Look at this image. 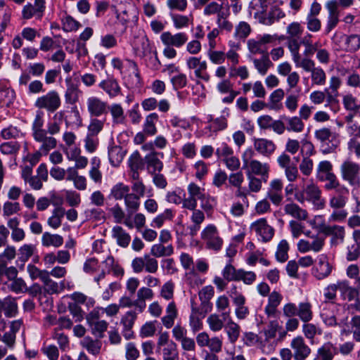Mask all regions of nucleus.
Returning a JSON list of instances; mask_svg holds the SVG:
<instances>
[{
  "label": "nucleus",
  "instance_id": "nucleus-8",
  "mask_svg": "<svg viewBox=\"0 0 360 360\" xmlns=\"http://www.w3.org/2000/svg\"><path fill=\"white\" fill-rule=\"evenodd\" d=\"M279 167L284 169L285 175L290 182L295 181L299 176V172L295 164L292 162L290 157L285 153H281L277 158Z\"/></svg>",
  "mask_w": 360,
  "mask_h": 360
},
{
  "label": "nucleus",
  "instance_id": "nucleus-27",
  "mask_svg": "<svg viewBox=\"0 0 360 360\" xmlns=\"http://www.w3.org/2000/svg\"><path fill=\"white\" fill-rule=\"evenodd\" d=\"M112 237L122 248H127L131 241L130 235L120 226H115L112 229Z\"/></svg>",
  "mask_w": 360,
  "mask_h": 360
},
{
  "label": "nucleus",
  "instance_id": "nucleus-63",
  "mask_svg": "<svg viewBox=\"0 0 360 360\" xmlns=\"http://www.w3.org/2000/svg\"><path fill=\"white\" fill-rule=\"evenodd\" d=\"M189 326L193 333L200 330L203 324L201 319L197 315V309L192 307V311L189 316Z\"/></svg>",
  "mask_w": 360,
  "mask_h": 360
},
{
  "label": "nucleus",
  "instance_id": "nucleus-50",
  "mask_svg": "<svg viewBox=\"0 0 360 360\" xmlns=\"http://www.w3.org/2000/svg\"><path fill=\"white\" fill-rule=\"evenodd\" d=\"M248 48L249 51L252 54L261 53H269L267 52V48H265L263 43L259 38V35L255 39H250L247 42Z\"/></svg>",
  "mask_w": 360,
  "mask_h": 360
},
{
  "label": "nucleus",
  "instance_id": "nucleus-40",
  "mask_svg": "<svg viewBox=\"0 0 360 360\" xmlns=\"http://www.w3.org/2000/svg\"><path fill=\"white\" fill-rule=\"evenodd\" d=\"M130 191V187L122 182L115 184L110 189L109 197L115 200H124Z\"/></svg>",
  "mask_w": 360,
  "mask_h": 360
},
{
  "label": "nucleus",
  "instance_id": "nucleus-17",
  "mask_svg": "<svg viewBox=\"0 0 360 360\" xmlns=\"http://www.w3.org/2000/svg\"><path fill=\"white\" fill-rule=\"evenodd\" d=\"M65 117L63 111L57 112L46 124V137L56 139L54 136L58 134L61 131V125Z\"/></svg>",
  "mask_w": 360,
  "mask_h": 360
},
{
  "label": "nucleus",
  "instance_id": "nucleus-55",
  "mask_svg": "<svg viewBox=\"0 0 360 360\" xmlns=\"http://www.w3.org/2000/svg\"><path fill=\"white\" fill-rule=\"evenodd\" d=\"M170 16L173 22L174 27L178 30L188 27L190 23L192 22L191 16L189 17L187 15L176 13H172L170 15Z\"/></svg>",
  "mask_w": 360,
  "mask_h": 360
},
{
  "label": "nucleus",
  "instance_id": "nucleus-39",
  "mask_svg": "<svg viewBox=\"0 0 360 360\" xmlns=\"http://www.w3.org/2000/svg\"><path fill=\"white\" fill-rule=\"evenodd\" d=\"M342 104L345 109L354 114L360 116V102L351 94H347L342 97Z\"/></svg>",
  "mask_w": 360,
  "mask_h": 360
},
{
  "label": "nucleus",
  "instance_id": "nucleus-56",
  "mask_svg": "<svg viewBox=\"0 0 360 360\" xmlns=\"http://www.w3.org/2000/svg\"><path fill=\"white\" fill-rule=\"evenodd\" d=\"M246 298L238 299V302H234L233 304L236 306L235 314L238 319L243 320L248 317L250 314V309L248 307L245 305Z\"/></svg>",
  "mask_w": 360,
  "mask_h": 360
},
{
  "label": "nucleus",
  "instance_id": "nucleus-29",
  "mask_svg": "<svg viewBox=\"0 0 360 360\" xmlns=\"http://www.w3.org/2000/svg\"><path fill=\"white\" fill-rule=\"evenodd\" d=\"M154 296L153 291L147 287H142L139 288L137 291V299H136V304H137V311L139 313H141L144 311L146 304V300H151Z\"/></svg>",
  "mask_w": 360,
  "mask_h": 360
},
{
  "label": "nucleus",
  "instance_id": "nucleus-61",
  "mask_svg": "<svg viewBox=\"0 0 360 360\" xmlns=\"http://www.w3.org/2000/svg\"><path fill=\"white\" fill-rule=\"evenodd\" d=\"M173 217V211L171 209H166L162 213L158 214L153 219L151 226L160 228L166 220H172Z\"/></svg>",
  "mask_w": 360,
  "mask_h": 360
},
{
  "label": "nucleus",
  "instance_id": "nucleus-30",
  "mask_svg": "<svg viewBox=\"0 0 360 360\" xmlns=\"http://www.w3.org/2000/svg\"><path fill=\"white\" fill-rule=\"evenodd\" d=\"M338 354L337 347L330 342L324 343L317 350L319 360H333Z\"/></svg>",
  "mask_w": 360,
  "mask_h": 360
},
{
  "label": "nucleus",
  "instance_id": "nucleus-15",
  "mask_svg": "<svg viewBox=\"0 0 360 360\" xmlns=\"http://www.w3.org/2000/svg\"><path fill=\"white\" fill-rule=\"evenodd\" d=\"M338 309L335 303H324L321 309L320 316L323 322L328 327L338 326L336 318Z\"/></svg>",
  "mask_w": 360,
  "mask_h": 360
},
{
  "label": "nucleus",
  "instance_id": "nucleus-44",
  "mask_svg": "<svg viewBox=\"0 0 360 360\" xmlns=\"http://www.w3.org/2000/svg\"><path fill=\"white\" fill-rule=\"evenodd\" d=\"M218 314H212L208 316L207 318V323L210 330L212 332L217 333L221 330L225 326V321L227 320H224V318H221Z\"/></svg>",
  "mask_w": 360,
  "mask_h": 360
},
{
  "label": "nucleus",
  "instance_id": "nucleus-11",
  "mask_svg": "<svg viewBox=\"0 0 360 360\" xmlns=\"http://www.w3.org/2000/svg\"><path fill=\"white\" fill-rule=\"evenodd\" d=\"M290 346L292 350L293 358L295 359H307L311 353V348L301 335L293 338L290 342Z\"/></svg>",
  "mask_w": 360,
  "mask_h": 360
},
{
  "label": "nucleus",
  "instance_id": "nucleus-57",
  "mask_svg": "<svg viewBox=\"0 0 360 360\" xmlns=\"http://www.w3.org/2000/svg\"><path fill=\"white\" fill-rule=\"evenodd\" d=\"M333 172V165L328 160L321 161L316 167V178L323 179V176L331 174Z\"/></svg>",
  "mask_w": 360,
  "mask_h": 360
},
{
  "label": "nucleus",
  "instance_id": "nucleus-20",
  "mask_svg": "<svg viewBox=\"0 0 360 360\" xmlns=\"http://www.w3.org/2000/svg\"><path fill=\"white\" fill-rule=\"evenodd\" d=\"M284 17V12L277 6L272 7L267 13H261L257 15L258 21L265 25H271Z\"/></svg>",
  "mask_w": 360,
  "mask_h": 360
},
{
  "label": "nucleus",
  "instance_id": "nucleus-21",
  "mask_svg": "<svg viewBox=\"0 0 360 360\" xmlns=\"http://www.w3.org/2000/svg\"><path fill=\"white\" fill-rule=\"evenodd\" d=\"M333 133L328 128H322L315 131V137L321 143V151L323 154L333 153L337 147L334 143L328 146L326 142L330 140Z\"/></svg>",
  "mask_w": 360,
  "mask_h": 360
},
{
  "label": "nucleus",
  "instance_id": "nucleus-54",
  "mask_svg": "<svg viewBox=\"0 0 360 360\" xmlns=\"http://www.w3.org/2000/svg\"><path fill=\"white\" fill-rule=\"evenodd\" d=\"M290 247L286 240H281L277 246L276 252V258L279 262H285L288 259V251Z\"/></svg>",
  "mask_w": 360,
  "mask_h": 360
},
{
  "label": "nucleus",
  "instance_id": "nucleus-6",
  "mask_svg": "<svg viewBox=\"0 0 360 360\" xmlns=\"http://www.w3.org/2000/svg\"><path fill=\"white\" fill-rule=\"evenodd\" d=\"M201 238L210 250L219 251L222 247L223 239L220 237L217 226L214 224H208L202 231Z\"/></svg>",
  "mask_w": 360,
  "mask_h": 360
},
{
  "label": "nucleus",
  "instance_id": "nucleus-28",
  "mask_svg": "<svg viewBox=\"0 0 360 360\" xmlns=\"http://www.w3.org/2000/svg\"><path fill=\"white\" fill-rule=\"evenodd\" d=\"M246 168H248L247 173H250L252 175L268 176L270 167L268 163L262 162L257 160H253L250 162Z\"/></svg>",
  "mask_w": 360,
  "mask_h": 360
},
{
  "label": "nucleus",
  "instance_id": "nucleus-52",
  "mask_svg": "<svg viewBox=\"0 0 360 360\" xmlns=\"http://www.w3.org/2000/svg\"><path fill=\"white\" fill-rule=\"evenodd\" d=\"M322 231L326 235H331L334 239L340 240L342 242L345 238V228L338 225L333 226H324L322 229Z\"/></svg>",
  "mask_w": 360,
  "mask_h": 360
},
{
  "label": "nucleus",
  "instance_id": "nucleus-36",
  "mask_svg": "<svg viewBox=\"0 0 360 360\" xmlns=\"http://www.w3.org/2000/svg\"><path fill=\"white\" fill-rule=\"evenodd\" d=\"M217 311L221 313V316L224 320L231 317L230 301L227 296L223 295L219 296L215 302Z\"/></svg>",
  "mask_w": 360,
  "mask_h": 360
},
{
  "label": "nucleus",
  "instance_id": "nucleus-26",
  "mask_svg": "<svg viewBox=\"0 0 360 360\" xmlns=\"http://www.w3.org/2000/svg\"><path fill=\"white\" fill-rule=\"evenodd\" d=\"M284 212L300 221H304L308 218V212L295 202L286 204L283 207Z\"/></svg>",
  "mask_w": 360,
  "mask_h": 360
},
{
  "label": "nucleus",
  "instance_id": "nucleus-47",
  "mask_svg": "<svg viewBox=\"0 0 360 360\" xmlns=\"http://www.w3.org/2000/svg\"><path fill=\"white\" fill-rule=\"evenodd\" d=\"M63 243V238L58 234H51L49 232H45L41 237V244L44 247L53 246L58 248Z\"/></svg>",
  "mask_w": 360,
  "mask_h": 360
},
{
  "label": "nucleus",
  "instance_id": "nucleus-7",
  "mask_svg": "<svg viewBox=\"0 0 360 360\" xmlns=\"http://www.w3.org/2000/svg\"><path fill=\"white\" fill-rule=\"evenodd\" d=\"M196 342L200 347H207L209 349L208 352L218 354L221 352L223 342L222 338L219 336L210 337L209 334L205 332L199 333L196 335Z\"/></svg>",
  "mask_w": 360,
  "mask_h": 360
},
{
  "label": "nucleus",
  "instance_id": "nucleus-34",
  "mask_svg": "<svg viewBox=\"0 0 360 360\" xmlns=\"http://www.w3.org/2000/svg\"><path fill=\"white\" fill-rule=\"evenodd\" d=\"M124 203L128 215H132L139 210L141 198L135 194L129 192L124 198Z\"/></svg>",
  "mask_w": 360,
  "mask_h": 360
},
{
  "label": "nucleus",
  "instance_id": "nucleus-22",
  "mask_svg": "<svg viewBox=\"0 0 360 360\" xmlns=\"http://www.w3.org/2000/svg\"><path fill=\"white\" fill-rule=\"evenodd\" d=\"M137 318V313L136 311H128L121 319V323L123 326L122 334L127 339L129 340L133 337L132 328L134 322Z\"/></svg>",
  "mask_w": 360,
  "mask_h": 360
},
{
  "label": "nucleus",
  "instance_id": "nucleus-38",
  "mask_svg": "<svg viewBox=\"0 0 360 360\" xmlns=\"http://www.w3.org/2000/svg\"><path fill=\"white\" fill-rule=\"evenodd\" d=\"M252 61L254 67L261 75H265L268 70L273 65L269 53H264L260 58H253Z\"/></svg>",
  "mask_w": 360,
  "mask_h": 360
},
{
  "label": "nucleus",
  "instance_id": "nucleus-13",
  "mask_svg": "<svg viewBox=\"0 0 360 360\" xmlns=\"http://www.w3.org/2000/svg\"><path fill=\"white\" fill-rule=\"evenodd\" d=\"M333 266L328 261L326 254L319 255L317 257V263L312 270V274L318 280H323L328 277L331 274Z\"/></svg>",
  "mask_w": 360,
  "mask_h": 360
},
{
  "label": "nucleus",
  "instance_id": "nucleus-5",
  "mask_svg": "<svg viewBox=\"0 0 360 360\" xmlns=\"http://www.w3.org/2000/svg\"><path fill=\"white\" fill-rule=\"evenodd\" d=\"M61 105V99L59 94L55 91H49L46 94L38 97L34 106L39 109H44L49 112H54Z\"/></svg>",
  "mask_w": 360,
  "mask_h": 360
},
{
  "label": "nucleus",
  "instance_id": "nucleus-19",
  "mask_svg": "<svg viewBox=\"0 0 360 360\" xmlns=\"http://www.w3.org/2000/svg\"><path fill=\"white\" fill-rule=\"evenodd\" d=\"M254 148L255 150L264 157H270L276 149V146L271 140L258 138L254 139Z\"/></svg>",
  "mask_w": 360,
  "mask_h": 360
},
{
  "label": "nucleus",
  "instance_id": "nucleus-41",
  "mask_svg": "<svg viewBox=\"0 0 360 360\" xmlns=\"http://www.w3.org/2000/svg\"><path fill=\"white\" fill-rule=\"evenodd\" d=\"M159 120L157 113L153 112L147 115L143 126V132L148 136H153L157 133L156 123Z\"/></svg>",
  "mask_w": 360,
  "mask_h": 360
},
{
  "label": "nucleus",
  "instance_id": "nucleus-42",
  "mask_svg": "<svg viewBox=\"0 0 360 360\" xmlns=\"http://www.w3.org/2000/svg\"><path fill=\"white\" fill-rule=\"evenodd\" d=\"M110 111L114 124H123L125 120L124 109L119 103H112L108 105V111Z\"/></svg>",
  "mask_w": 360,
  "mask_h": 360
},
{
  "label": "nucleus",
  "instance_id": "nucleus-51",
  "mask_svg": "<svg viewBox=\"0 0 360 360\" xmlns=\"http://www.w3.org/2000/svg\"><path fill=\"white\" fill-rule=\"evenodd\" d=\"M229 15V6H227L225 8V12L224 13H221L219 16L217 17L216 22L219 30H225L229 32H231L233 26V24L228 20Z\"/></svg>",
  "mask_w": 360,
  "mask_h": 360
},
{
  "label": "nucleus",
  "instance_id": "nucleus-24",
  "mask_svg": "<svg viewBox=\"0 0 360 360\" xmlns=\"http://www.w3.org/2000/svg\"><path fill=\"white\" fill-rule=\"evenodd\" d=\"M146 169L150 174L160 172L163 168L162 162L158 158V153L152 152L144 158Z\"/></svg>",
  "mask_w": 360,
  "mask_h": 360
},
{
  "label": "nucleus",
  "instance_id": "nucleus-3",
  "mask_svg": "<svg viewBox=\"0 0 360 360\" xmlns=\"http://www.w3.org/2000/svg\"><path fill=\"white\" fill-rule=\"evenodd\" d=\"M295 198L300 203L305 201L311 202L317 210H321L325 207L326 202L322 197V191L313 181L304 186L301 191L297 193Z\"/></svg>",
  "mask_w": 360,
  "mask_h": 360
},
{
  "label": "nucleus",
  "instance_id": "nucleus-9",
  "mask_svg": "<svg viewBox=\"0 0 360 360\" xmlns=\"http://www.w3.org/2000/svg\"><path fill=\"white\" fill-rule=\"evenodd\" d=\"M86 104L87 112L91 117H99L108 112V103L97 96L88 97Z\"/></svg>",
  "mask_w": 360,
  "mask_h": 360
},
{
  "label": "nucleus",
  "instance_id": "nucleus-4",
  "mask_svg": "<svg viewBox=\"0 0 360 360\" xmlns=\"http://www.w3.org/2000/svg\"><path fill=\"white\" fill-rule=\"evenodd\" d=\"M340 174L342 179L350 186L360 185V164L347 158L340 165Z\"/></svg>",
  "mask_w": 360,
  "mask_h": 360
},
{
  "label": "nucleus",
  "instance_id": "nucleus-33",
  "mask_svg": "<svg viewBox=\"0 0 360 360\" xmlns=\"http://www.w3.org/2000/svg\"><path fill=\"white\" fill-rule=\"evenodd\" d=\"M41 281L44 285L45 291L51 295L60 293L65 288V281H63L58 283L57 282L53 281L49 276V271L47 273V275L44 276Z\"/></svg>",
  "mask_w": 360,
  "mask_h": 360
},
{
  "label": "nucleus",
  "instance_id": "nucleus-14",
  "mask_svg": "<svg viewBox=\"0 0 360 360\" xmlns=\"http://www.w3.org/2000/svg\"><path fill=\"white\" fill-rule=\"evenodd\" d=\"M188 37L185 32L172 34L171 32H164L160 35V40L164 46H171L176 48L183 46L188 41Z\"/></svg>",
  "mask_w": 360,
  "mask_h": 360
},
{
  "label": "nucleus",
  "instance_id": "nucleus-35",
  "mask_svg": "<svg viewBox=\"0 0 360 360\" xmlns=\"http://www.w3.org/2000/svg\"><path fill=\"white\" fill-rule=\"evenodd\" d=\"M1 303L6 317L12 318L17 315L18 307L15 298L8 296L1 300Z\"/></svg>",
  "mask_w": 360,
  "mask_h": 360
},
{
  "label": "nucleus",
  "instance_id": "nucleus-48",
  "mask_svg": "<svg viewBox=\"0 0 360 360\" xmlns=\"http://www.w3.org/2000/svg\"><path fill=\"white\" fill-rule=\"evenodd\" d=\"M125 152L118 146H112L108 150V157L110 164L117 167L122 161Z\"/></svg>",
  "mask_w": 360,
  "mask_h": 360
},
{
  "label": "nucleus",
  "instance_id": "nucleus-31",
  "mask_svg": "<svg viewBox=\"0 0 360 360\" xmlns=\"http://www.w3.org/2000/svg\"><path fill=\"white\" fill-rule=\"evenodd\" d=\"M285 92L282 89H277L269 96L267 108L269 110L278 111L283 108L281 101L284 98Z\"/></svg>",
  "mask_w": 360,
  "mask_h": 360
},
{
  "label": "nucleus",
  "instance_id": "nucleus-49",
  "mask_svg": "<svg viewBox=\"0 0 360 360\" xmlns=\"http://www.w3.org/2000/svg\"><path fill=\"white\" fill-rule=\"evenodd\" d=\"M174 248L172 245L164 246L158 243L151 247L150 254L155 257H168L173 254Z\"/></svg>",
  "mask_w": 360,
  "mask_h": 360
},
{
  "label": "nucleus",
  "instance_id": "nucleus-58",
  "mask_svg": "<svg viewBox=\"0 0 360 360\" xmlns=\"http://www.w3.org/2000/svg\"><path fill=\"white\" fill-rule=\"evenodd\" d=\"M89 326L90 327L93 335L99 338H102L104 336V333L108 329V323L105 320H99L96 322L92 323V324Z\"/></svg>",
  "mask_w": 360,
  "mask_h": 360
},
{
  "label": "nucleus",
  "instance_id": "nucleus-64",
  "mask_svg": "<svg viewBox=\"0 0 360 360\" xmlns=\"http://www.w3.org/2000/svg\"><path fill=\"white\" fill-rule=\"evenodd\" d=\"M171 84H172L174 90H179L186 86L188 84L187 76L182 72H179L170 79Z\"/></svg>",
  "mask_w": 360,
  "mask_h": 360
},
{
  "label": "nucleus",
  "instance_id": "nucleus-59",
  "mask_svg": "<svg viewBox=\"0 0 360 360\" xmlns=\"http://www.w3.org/2000/svg\"><path fill=\"white\" fill-rule=\"evenodd\" d=\"M225 9L224 8L223 4H219L216 1H211L208 3L204 8L203 14L207 16L217 14L219 16L221 13H224Z\"/></svg>",
  "mask_w": 360,
  "mask_h": 360
},
{
  "label": "nucleus",
  "instance_id": "nucleus-32",
  "mask_svg": "<svg viewBox=\"0 0 360 360\" xmlns=\"http://www.w3.org/2000/svg\"><path fill=\"white\" fill-rule=\"evenodd\" d=\"M225 325V332L230 343L235 344L238 340L240 333V326L234 322L231 317L228 318Z\"/></svg>",
  "mask_w": 360,
  "mask_h": 360
},
{
  "label": "nucleus",
  "instance_id": "nucleus-10",
  "mask_svg": "<svg viewBox=\"0 0 360 360\" xmlns=\"http://www.w3.org/2000/svg\"><path fill=\"white\" fill-rule=\"evenodd\" d=\"M8 330L3 334V342L10 349H13L16 342V334L22 329L24 323L22 319H16L8 322Z\"/></svg>",
  "mask_w": 360,
  "mask_h": 360
},
{
  "label": "nucleus",
  "instance_id": "nucleus-12",
  "mask_svg": "<svg viewBox=\"0 0 360 360\" xmlns=\"http://www.w3.org/2000/svg\"><path fill=\"white\" fill-rule=\"evenodd\" d=\"M250 229L255 231L263 242L270 241L274 235V228L268 224L266 219L264 218L259 219L252 223Z\"/></svg>",
  "mask_w": 360,
  "mask_h": 360
},
{
  "label": "nucleus",
  "instance_id": "nucleus-18",
  "mask_svg": "<svg viewBox=\"0 0 360 360\" xmlns=\"http://www.w3.org/2000/svg\"><path fill=\"white\" fill-rule=\"evenodd\" d=\"M66 90L65 92V101L67 104L73 105L78 102L82 91L77 83L73 82L71 77L65 79Z\"/></svg>",
  "mask_w": 360,
  "mask_h": 360
},
{
  "label": "nucleus",
  "instance_id": "nucleus-46",
  "mask_svg": "<svg viewBox=\"0 0 360 360\" xmlns=\"http://www.w3.org/2000/svg\"><path fill=\"white\" fill-rule=\"evenodd\" d=\"M65 214V209L62 207H56L51 216L48 219V225L53 229H56L61 226L62 219Z\"/></svg>",
  "mask_w": 360,
  "mask_h": 360
},
{
  "label": "nucleus",
  "instance_id": "nucleus-16",
  "mask_svg": "<svg viewBox=\"0 0 360 360\" xmlns=\"http://www.w3.org/2000/svg\"><path fill=\"white\" fill-rule=\"evenodd\" d=\"M45 10L44 0H34V4L28 3L24 6L22 11V16L23 19L29 20L33 17L40 19Z\"/></svg>",
  "mask_w": 360,
  "mask_h": 360
},
{
  "label": "nucleus",
  "instance_id": "nucleus-25",
  "mask_svg": "<svg viewBox=\"0 0 360 360\" xmlns=\"http://www.w3.org/2000/svg\"><path fill=\"white\" fill-rule=\"evenodd\" d=\"M205 219V213L202 210L196 209L192 211L191 215V221L192 224L190 225L188 229L189 230V234L191 236H194L197 234L200 229L201 224Z\"/></svg>",
  "mask_w": 360,
  "mask_h": 360
},
{
  "label": "nucleus",
  "instance_id": "nucleus-60",
  "mask_svg": "<svg viewBox=\"0 0 360 360\" xmlns=\"http://www.w3.org/2000/svg\"><path fill=\"white\" fill-rule=\"evenodd\" d=\"M312 84L323 86L326 82V74L321 67H316L311 72Z\"/></svg>",
  "mask_w": 360,
  "mask_h": 360
},
{
  "label": "nucleus",
  "instance_id": "nucleus-23",
  "mask_svg": "<svg viewBox=\"0 0 360 360\" xmlns=\"http://www.w3.org/2000/svg\"><path fill=\"white\" fill-rule=\"evenodd\" d=\"M98 86L103 90L110 98H114L121 94V87L114 78L102 80Z\"/></svg>",
  "mask_w": 360,
  "mask_h": 360
},
{
  "label": "nucleus",
  "instance_id": "nucleus-43",
  "mask_svg": "<svg viewBox=\"0 0 360 360\" xmlns=\"http://www.w3.org/2000/svg\"><path fill=\"white\" fill-rule=\"evenodd\" d=\"M81 345L90 354L97 355L100 353L102 342L99 340H94L91 337L86 336L81 341Z\"/></svg>",
  "mask_w": 360,
  "mask_h": 360
},
{
  "label": "nucleus",
  "instance_id": "nucleus-53",
  "mask_svg": "<svg viewBox=\"0 0 360 360\" xmlns=\"http://www.w3.org/2000/svg\"><path fill=\"white\" fill-rule=\"evenodd\" d=\"M319 180L321 181H327V183L325 185V188L328 191L335 190V191H337L338 190L346 188L345 185L342 184L340 182L338 177L334 173L327 175L326 176H323V179Z\"/></svg>",
  "mask_w": 360,
  "mask_h": 360
},
{
  "label": "nucleus",
  "instance_id": "nucleus-45",
  "mask_svg": "<svg viewBox=\"0 0 360 360\" xmlns=\"http://www.w3.org/2000/svg\"><path fill=\"white\" fill-rule=\"evenodd\" d=\"M284 120L287 131L300 133L304 130V124L300 117L297 116L286 117Z\"/></svg>",
  "mask_w": 360,
  "mask_h": 360
},
{
  "label": "nucleus",
  "instance_id": "nucleus-37",
  "mask_svg": "<svg viewBox=\"0 0 360 360\" xmlns=\"http://www.w3.org/2000/svg\"><path fill=\"white\" fill-rule=\"evenodd\" d=\"M297 316L304 323H308L313 319L312 305L308 302H300L297 306Z\"/></svg>",
  "mask_w": 360,
  "mask_h": 360
},
{
  "label": "nucleus",
  "instance_id": "nucleus-2",
  "mask_svg": "<svg viewBox=\"0 0 360 360\" xmlns=\"http://www.w3.org/2000/svg\"><path fill=\"white\" fill-rule=\"evenodd\" d=\"M349 189L347 187L335 191L329 199V206L333 212L329 216V221L341 222L345 220L348 213L344 209L348 202Z\"/></svg>",
  "mask_w": 360,
  "mask_h": 360
},
{
  "label": "nucleus",
  "instance_id": "nucleus-1",
  "mask_svg": "<svg viewBox=\"0 0 360 360\" xmlns=\"http://www.w3.org/2000/svg\"><path fill=\"white\" fill-rule=\"evenodd\" d=\"M44 120L42 112H37L32 124V135L34 140L40 143L38 153L46 155L57 146V140L46 137L44 128Z\"/></svg>",
  "mask_w": 360,
  "mask_h": 360
},
{
  "label": "nucleus",
  "instance_id": "nucleus-62",
  "mask_svg": "<svg viewBox=\"0 0 360 360\" xmlns=\"http://www.w3.org/2000/svg\"><path fill=\"white\" fill-rule=\"evenodd\" d=\"M345 50L347 52H355L360 48V36L351 34L345 37Z\"/></svg>",
  "mask_w": 360,
  "mask_h": 360
}]
</instances>
